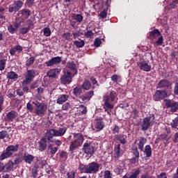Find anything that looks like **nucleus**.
<instances>
[{"label": "nucleus", "instance_id": "1", "mask_svg": "<svg viewBox=\"0 0 178 178\" xmlns=\"http://www.w3.org/2000/svg\"><path fill=\"white\" fill-rule=\"evenodd\" d=\"M19 147L20 145L16 144L15 145H10L6 148L5 152H3L0 155V161L8 159V158H12L17 151H19Z\"/></svg>", "mask_w": 178, "mask_h": 178}, {"label": "nucleus", "instance_id": "2", "mask_svg": "<svg viewBox=\"0 0 178 178\" xmlns=\"http://www.w3.org/2000/svg\"><path fill=\"white\" fill-rule=\"evenodd\" d=\"M67 131V128L63 127L59 128V129H48L46 131V134H47V138L48 139L51 141L53 140L54 143V137H62L63 136H65V134Z\"/></svg>", "mask_w": 178, "mask_h": 178}, {"label": "nucleus", "instance_id": "3", "mask_svg": "<svg viewBox=\"0 0 178 178\" xmlns=\"http://www.w3.org/2000/svg\"><path fill=\"white\" fill-rule=\"evenodd\" d=\"M118 95L116 94V92L115 90H111L110 92V97L109 95H106L103 97V102L104 104V109H113L115 108V106L111 102H113L115 99H116V97Z\"/></svg>", "mask_w": 178, "mask_h": 178}, {"label": "nucleus", "instance_id": "4", "mask_svg": "<svg viewBox=\"0 0 178 178\" xmlns=\"http://www.w3.org/2000/svg\"><path fill=\"white\" fill-rule=\"evenodd\" d=\"M33 105H35V108L33 113L38 116H44L47 113V109H48V106L45 103H40L38 101L32 102Z\"/></svg>", "mask_w": 178, "mask_h": 178}, {"label": "nucleus", "instance_id": "5", "mask_svg": "<svg viewBox=\"0 0 178 178\" xmlns=\"http://www.w3.org/2000/svg\"><path fill=\"white\" fill-rule=\"evenodd\" d=\"M154 120H155V115L154 114H149L147 117L143 118L141 124L142 131H147L151 124H152Z\"/></svg>", "mask_w": 178, "mask_h": 178}, {"label": "nucleus", "instance_id": "6", "mask_svg": "<svg viewBox=\"0 0 178 178\" xmlns=\"http://www.w3.org/2000/svg\"><path fill=\"white\" fill-rule=\"evenodd\" d=\"M15 166V163L12 161H8L5 165L3 163L0 162V173L3 172V173H9L13 170V167Z\"/></svg>", "mask_w": 178, "mask_h": 178}, {"label": "nucleus", "instance_id": "7", "mask_svg": "<svg viewBox=\"0 0 178 178\" xmlns=\"http://www.w3.org/2000/svg\"><path fill=\"white\" fill-rule=\"evenodd\" d=\"M47 142L54 143V140H50L48 139V134L46 132L44 136H42L40 140L38 142L39 144V151L43 152L47 149Z\"/></svg>", "mask_w": 178, "mask_h": 178}, {"label": "nucleus", "instance_id": "8", "mask_svg": "<svg viewBox=\"0 0 178 178\" xmlns=\"http://www.w3.org/2000/svg\"><path fill=\"white\" fill-rule=\"evenodd\" d=\"M165 106L167 108H170V112L172 113H175V112H177L178 111V102L169 100V99H165Z\"/></svg>", "mask_w": 178, "mask_h": 178}, {"label": "nucleus", "instance_id": "9", "mask_svg": "<svg viewBox=\"0 0 178 178\" xmlns=\"http://www.w3.org/2000/svg\"><path fill=\"white\" fill-rule=\"evenodd\" d=\"M167 97L168 92L165 90H157L153 96V99L154 101H162V99H165Z\"/></svg>", "mask_w": 178, "mask_h": 178}, {"label": "nucleus", "instance_id": "10", "mask_svg": "<svg viewBox=\"0 0 178 178\" xmlns=\"http://www.w3.org/2000/svg\"><path fill=\"white\" fill-rule=\"evenodd\" d=\"M73 76V74L72 72L67 70L66 73L63 74V76H61L60 78V83L61 84H70L72 83V78Z\"/></svg>", "mask_w": 178, "mask_h": 178}, {"label": "nucleus", "instance_id": "11", "mask_svg": "<svg viewBox=\"0 0 178 178\" xmlns=\"http://www.w3.org/2000/svg\"><path fill=\"white\" fill-rule=\"evenodd\" d=\"M84 141V136L81 134H73V139L71 143H74V145L80 147Z\"/></svg>", "mask_w": 178, "mask_h": 178}, {"label": "nucleus", "instance_id": "12", "mask_svg": "<svg viewBox=\"0 0 178 178\" xmlns=\"http://www.w3.org/2000/svg\"><path fill=\"white\" fill-rule=\"evenodd\" d=\"M82 149L83 152L86 154V155H90V156L94 155V153L95 152V149L94 148V146L91 145V143H85Z\"/></svg>", "mask_w": 178, "mask_h": 178}, {"label": "nucleus", "instance_id": "13", "mask_svg": "<svg viewBox=\"0 0 178 178\" xmlns=\"http://www.w3.org/2000/svg\"><path fill=\"white\" fill-rule=\"evenodd\" d=\"M138 66L139 69L143 72H151V65L148 64L147 61L140 60L138 63Z\"/></svg>", "mask_w": 178, "mask_h": 178}, {"label": "nucleus", "instance_id": "14", "mask_svg": "<svg viewBox=\"0 0 178 178\" xmlns=\"http://www.w3.org/2000/svg\"><path fill=\"white\" fill-rule=\"evenodd\" d=\"M62 62V57L60 56H56V57H53L51 60L49 61H47L45 63L46 66L48 67L51 66H56L57 65H59Z\"/></svg>", "mask_w": 178, "mask_h": 178}, {"label": "nucleus", "instance_id": "15", "mask_svg": "<svg viewBox=\"0 0 178 178\" xmlns=\"http://www.w3.org/2000/svg\"><path fill=\"white\" fill-rule=\"evenodd\" d=\"M19 116V113L15 111H10L6 114L4 120L6 122H13L14 119H16Z\"/></svg>", "mask_w": 178, "mask_h": 178}, {"label": "nucleus", "instance_id": "16", "mask_svg": "<svg viewBox=\"0 0 178 178\" xmlns=\"http://www.w3.org/2000/svg\"><path fill=\"white\" fill-rule=\"evenodd\" d=\"M94 127L95 129H93V130L101 131V130H103L104 127H105V123L102 121V119H95L94 121Z\"/></svg>", "mask_w": 178, "mask_h": 178}, {"label": "nucleus", "instance_id": "17", "mask_svg": "<svg viewBox=\"0 0 178 178\" xmlns=\"http://www.w3.org/2000/svg\"><path fill=\"white\" fill-rule=\"evenodd\" d=\"M99 170V164L92 162L88 165V173H97Z\"/></svg>", "mask_w": 178, "mask_h": 178}, {"label": "nucleus", "instance_id": "18", "mask_svg": "<svg viewBox=\"0 0 178 178\" xmlns=\"http://www.w3.org/2000/svg\"><path fill=\"white\" fill-rule=\"evenodd\" d=\"M35 74H36L34 70H27V74L25 76V80H24V83H26L27 84H29V83H31L33 79L35 77Z\"/></svg>", "mask_w": 178, "mask_h": 178}, {"label": "nucleus", "instance_id": "19", "mask_svg": "<svg viewBox=\"0 0 178 178\" xmlns=\"http://www.w3.org/2000/svg\"><path fill=\"white\" fill-rule=\"evenodd\" d=\"M170 86H171L170 81L168 79H162L158 83L156 88H169Z\"/></svg>", "mask_w": 178, "mask_h": 178}, {"label": "nucleus", "instance_id": "20", "mask_svg": "<svg viewBox=\"0 0 178 178\" xmlns=\"http://www.w3.org/2000/svg\"><path fill=\"white\" fill-rule=\"evenodd\" d=\"M17 16H21L23 19H28L31 15V10L29 9H22L17 13Z\"/></svg>", "mask_w": 178, "mask_h": 178}, {"label": "nucleus", "instance_id": "21", "mask_svg": "<svg viewBox=\"0 0 178 178\" xmlns=\"http://www.w3.org/2000/svg\"><path fill=\"white\" fill-rule=\"evenodd\" d=\"M67 67H68V69H71V70H72V76H76V74H77V67L76 66V63H74V61H69L67 63Z\"/></svg>", "mask_w": 178, "mask_h": 178}, {"label": "nucleus", "instance_id": "22", "mask_svg": "<svg viewBox=\"0 0 178 178\" xmlns=\"http://www.w3.org/2000/svg\"><path fill=\"white\" fill-rule=\"evenodd\" d=\"M59 73H60V70L59 69H51L47 72V77H49V79H55Z\"/></svg>", "mask_w": 178, "mask_h": 178}, {"label": "nucleus", "instance_id": "23", "mask_svg": "<svg viewBox=\"0 0 178 178\" xmlns=\"http://www.w3.org/2000/svg\"><path fill=\"white\" fill-rule=\"evenodd\" d=\"M138 149H140V151H144V145H145V144H147V138H144L143 136H140L138 138Z\"/></svg>", "mask_w": 178, "mask_h": 178}, {"label": "nucleus", "instance_id": "24", "mask_svg": "<svg viewBox=\"0 0 178 178\" xmlns=\"http://www.w3.org/2000/svg\"><path fill=\"white\" fill-rule=\"evenodd\" d=\"M92 95H94V91L90 90L88 92L85 93L83 95L80 96L79 98L84 102V101H90L91 98H92Z\"/></svg>", "mask_w": 178, "mask_h": 178}, {"label": "nucleus", "instance_id": "25", "mask_svg": "<svg viewBox=\"0 0 178 178\" xmlns=\"http://www.w3.org/2000/svg\"><path fill=\"white\" fill-rule=\"evenodd\" d=\"M22 51H23V47H22L21 45H17V46H15L14 47H12L10 49V54L11 55V56H13L16 55V52H18V54H20V52H22Z\"/></svg>", "mask_w": 178, "mask_h": 178}, {"label": "nucleus", "instance_id": "26", "mask_svg": "<svg viewBox=\"0 0 178 178\" xmlns=\"http://www.w3.org/2000/svg\"><path fill=\"white\" fill-rule=\"evenodd\" d=\"M114 141H120L121 144H126V136L124 134H118L114 136Z\"/></svg>", "mask_w": 178, "mask_h": 178}, {"label": "nucleus", "instance_id": "27", "mask_svg": "<svg viewBox=\"0 0 178 178\" xmlns=\"http://www.w3.org/2000/svg\"><path fill=\"white\" fill-rule=\"evenodd\" d=\"M162 33H161V31H159V29H154L149 32V35L148 36V38L156 39L157 37L160 36Z\"/></svg>", "mask_w": 178, "mask_h": 178}, {"label": "nucleus", "instance_id": "28", "mask_svg": "<svg viewBox=\"0 0 178 178\" xmlns=\"http://www.w3.org/2000/svg\"><path fill=\"white\" fill-rule=\"evenodd\" d=\"M67 99H69V95H61L57 99V104L62 105V104H65Z\"/></svg>", "mask_w": 178, "mask_h": 178}, {"label": "nucleus", "instance_id": "29", "mask_svg": "<svg viewBox=\"0 0 178 178\" xmlns=\"http://www.w3.org/2000/svg\"><path fill=\"white\" fill-rule=\"evenodd\" d=\"M24 161H25L26 163H29L31 165L33 161H34V156L31 154H25L23 157Z\"/></svg>", "mask_w": 178, "mask_h": 178}, {"label": "nucleus", "instance_id": "30", "mask_svg": "<svg viewBox=\"0 0 178 178\" xmlns=\"http://www.w3.org/2000/svg\"><path fill=\"white\" fill-rule=\"evenodd\" d=\"M144 152L146 154L147 158H151V156H152V149L151 148V145H146L145 147Z\"/></svg>", "mask_w": 178, "mask_h": 178}, {"label": "nucleus", "instance_id": "31", "mask_svg": "<svg viewBox=\"0 0 178 178\" xmlns=\"http://www.w3.org/2000/svg\"><path fill=\"white\" fill-rule=\"evenodd\" d=\"M72 92L74 95H75V97H80L81 95V93L83 92V88L80 86H76L74 88Z\"/></svg>", "mask_w": 178, "mask_h": 178}, {"label": "nucleus", "instance_id": "32", "mask_svg": "<svg viewBox=\"0 0 178 178\" xmlns=\"http://www.w3.org/2000/svg\"><path fill=\"white\" fill-rule=\"evenodd\" d=\"M18 77L19 75L13 71L7 73V79H9L10 80H16Z\"/></svg>", "mask_w": 178, "mask_h": 178}, {"label": "nucleus", "instance_id": "33", "mask_svg": "<svg viewBox=\"0 0 178 178\" xmlns=\"http://www.w3.org/2000/svg\"><path fill=\"white\" fill-rule=\"evenodd\" d=\"M81 88H83V90H90L91 88V82L88 79H85Z\"/></svg>", "mask_w": 178, "mask_h": 178}, {"label": "nucleus", "instance_id": "34", "mask_svg": "<svg viewBox=\"0 0 178 178\" xmlns=\"http://www.w3.org/2000/svg\"><path fill=\"white\" fill-rule=\"evenodd\" d=\"M79 170L81 173H88V167L84 164H80Z\"/></svg>", "mask_w": 178, "mask_h": 178}, {"label": "nucleus", "instance_id": "35", "mask_svg": "<svg viewBox=\"0 0 178 178\" xmlns=\"http://www.w3.org/2000/svg\"><path fill=\"white\" fill-rule=\"evenodd\" d=\"M114 154V158H119V156H120V144H118L115 147Z\"/></svg>", "mask_w": 178, "mask_h": 178}, {"label": "nucleus", "instance_id": "36", "mask_svg": "<svg viewBox=\"0 0 178 178\" xmlns=\"http://www.w3.org/2000/svg\"><path fill=\"white\" fill-rule=\"evenodd\" d=\"M74 44L76 45V48H83L86 45V42L84 40H76Z\"/></svg>", "mask_w": 178, "mask_h": 178}, {"label": "nucleus", "instance_id": "37", "mask_svg": "<svg viewBox=\"0 0 178 178\" xmlns=\"http://www.w3.org/2000/svg\"><path fill=\"white\" fill-rule=\"evenodd\" d=\"M134 155L135 156V157L132 158L131 159V163H137V162H138V158H140V152H134Z\"/></svg>", "mask_w": 178, "mask_h": 178}, {"label": "nucleus", "instance_id": "38", "mask_svg": "<svg viewBox=\"0 0 178 178\" xmlns=\"http://www.w3.org/2000/svg\"><path fill=\"white\" fill-rule=\"evenodd\" d=\"M3 138H9V134L6 130L0 131V140H3Z\"/></svg>", "mask_w": 178, "mask_h": 178}, {"label": "nucleus", "instance_id": "39", "mask_svg": "<svg viewBox=\"0 0 178 178\" xmlns=\"http://www.w3.org/2000/svg\"><path fill=\"white\" fill-rule=\"evenodd\" d=\"M159 137L160 140H162L163 141H165V143H168L169 140H170V136L165 134L159 135Z\"/></svg>", "mask_w": 178, "mask_h": 178}, {"label": "nucleus", "instance_id": "40", "mask_svg": "<svg viewBox=\"0 0 178 178\" xmlns=\"http://www.w3.org/2000/svg\"><path fill=\"white\" fill-rule=\"evenodd\" d=\"M78 111L81 115H86V113H87V107L81 104L79 106Z\"/></svg>", "mask_w": 178, "mask_h": 178}, {"label": "nucleus", "instance_id": "41", "mask_svg": "<svg viewBox=\"0 0 178 178\" xmlns=\"http://www.w3.org/2000/svg\"><path fill=\"white\" fill-rule=\"evenodd\" d=\"M35 61V58L34 57H30L26 61V66H27V67H29V66L34 65Z\"/></svg>", "mask_w": 178, "mask_h": 178}, {"label": "nucleus", "instance_id": "42", "mask_svg": "<svg viewBox=\"0 0 178 178\" xmlns=\"http://www.w3.org/2000/svg\"><path fill=\"white\" fill-rule=\"evenodd\" d=\"M38 165L35 164L32 170V176L33 177L35 178L38 176Z\"/></svg>", "mask_w": 178, "mask_h": 178}, {"label": "nucleus", "instance_id": "43", "mask_svg": "<svg viewBox=\"0 0 178 178\" xmlns=\"http://www.w3.org/2000/svg\"><path fill=\"white\" fill-rule=\"evenodd\" d=\"M8 12L9 13H17V12H19V10L17 8L15 7V5H10L8 6Z\"/></svg>", "mask_w": 178, "mask_h": 178}, {"label": "nucleus", "instance_id": "44", "mask_svg": "<svg viewBox=\"0 0 178 178\" xmlns=\"http://www.w3.org/2000/svg\"><path fill=\"white\" fill-rule=\"evenodd\" d=\"M84 17L81 14H77L75 16H74V20H75L76 23H81Z\"/></svg>", "mask_w": 178, "mask_h": 178}, {"label": "nucleus", "instance_id": "45", "mask_svg": "<svg viewBox=\"0 0 178 178\" xmlns=\"http://www.w3.org/2000/svg\"><path fill=\"white\" fill-rule=\"evenodd\" d=\"M14 6L15 8H17L18 10H20V9H22V8L23 7V1L17 0L14 2Z\"/></svg>", "mask_w": 178, "mask_h": 178}, {"label": "nucleus", "instance_id": "46", "mask_svg": "<svg viewBox=\"0 0 178 178\" xmlns=\"http://www.w3.org/2000/svg\"><path fill=\"white\" fill-rule=\"evenodd\" d=\"M31 26L24 27L19 29L20 34L24 35V34H27L29 31H30Z\"/></svg>", "mask_w": 178, "mask_h": 178}, {"label": "nucleus", "instance_id": "47", "mask_svg": "<svg viewBox=\"0 0 178 178\" xmlns=\"http://www.w3.org/2000/svg\"><path fill=\"white\" fill-rule=\"evenodd\" d=\"M171 126L174 129H178V117L175 118L172 122H171Z\"/></svg>", "mask_w": 178, "mask_h": 178}, {"label": "nucleus", "instance_id": "48", "mask_svg": "<svg viewBox=\"0 0 178 178\" xmlns=\"http://www.w3.org/2000/svg\"><path fill=\"white\" fill-rule=\"evenodd\" d=\"M84 36L86 38H92L94 37V33H92V31L88 30L87 32H85Z\"/></svg>", "mask_w": 178, "mask_h": 178}, {"label": "nucleus", "instance_id": "49", "mask_svg": "<svg viewBox=\"0 0 178 178\" xmlns=\"http://www.w3.org/2000/svg\"><path fill=\"white\" fill-rule=\"evenodd\" d=\"M43 33L45 37H49L51 35V29L48 27L44 28Z\"/></svg>", "mask_w": 178, "mask_h": 178}, {"label": "nucleus", "instance_id": "50", "mask_svg": "<svg viewBox=\"0 0 178 178\" xmlns=\"http://www.w3.org/2000/svg\"><path fill=\"white\" fill-rule=\"evenodd\" d=\"M8 30L10 34H15V31L17 29L15 27H13V25L10 24L8 26Z\"/></svg>", "mask_w": 178, "mask_h": 178}, {"label": "nucleus", "instance_id": "51", "mask_svg": "<svg viewBox=\"0 0 178 178\" xmlns=\"http://www.w3.org/2000/svg\"><path fill=\"white\" fill-rule=\"evenodd\" d=\"M26 109L29 111V112H33V111H34V107L33 106V102H29L26 104Z\"/></svg>", "mask_w": 178, "mask_h": 178}, {"label": "nucleus", "instance_id": "52", "mask_svg": "<svg viewBox=\"0 0 178 178\" xmlns=\"http://www.w3.org/2000/svg\"><path fill=\"white\" fill-rule=\"evenodd\" d=\"M156 44H157L159 46H161V45H162V44H163V36L162 35V34L158 37Z\"/></svg>", "mask_w": 178, "mask_h": 178}, {"label": "nucleus", "instance_id": "53", "mask_svg": "<svg viewBox=\"0 0 178 178\" xmlns=\"http://www.w3.org/2000/svg\"><path fill=\"white\" fill-rule=\"evenodd\" d=\"M5 66H6V60L5 59L0 60V70H4Z\"/></svg>", "mask_w": 178, "mask_h": 178}, {"label": "nucleus", "instance_id": "54", "mask_svg": "<svg viewBox=\"0 0 178 178\" xmlns=\"http://www.w3.org/2000/svg\"><path fill=\"white\" fill-rule=\"evenodd\" d=\"M71 108L72 106H70V103L69 102H67L62 106L63 111H68V109H70Z\"/></svg>", "mask_w": 178, "mask_h": 178}, {"label": "nucleus", "instance_id": "55", "mask_svg": "<svg viewBox=\"0 0 178 178\" xmlns=\"http://www.w3.org/2000/svg\"><path fill=\"white\" fill-rule=\"evenodd\" d=\"M15 22L17 23H19V24H22V23H24V18L22 17L21 15L16 17Z\"/></svg>", "mask_w": 178, "mask_h": 178}, {"label": "nucleus", "instance_id": "56", "mask_svg": "<svg viewBox=\"0 0 178 178\" xmlns=\"http://www.w3.org/2000/svg\"><path fill=\"white\" fill-rule=\"evenodd\" d=\"M108 15V8H104L103 11L100 13V17L105 19Z\"/></svg>", "mask_w": 178, "mask_h": 178}, {"label": "nucleus", "instance_id": "57", "mask_svg": "<svg viewBox=\"0 0 178 178\" xmlns=\"http://www.w3.org/2000/svg\"><path fill=\"white\" fill-rule=\"evenodd\" d=\"M101 44H102V40H101V39L99 38H96L94 41V45L95 47H96L97 48H98V47H99V45H101Z\"/></svg>", "mask_w": 178, "mask_h": 178}, {"label": "nucleus", "instance_id": "58", "mask_svg": "<svg viewBox=\"0 0 178 178\" xmlns=\"http://www.w3.org/2000/svg\"><path fill=\"white\" fill-rule=\"evenodd\" d=\"M71 36L72 35H71L70 33H65L62 35L63 38L66 40V41H69L70 40Z\"/></svg>", "mask_w": 178, "mask_h": 178}, {"label": "nucleus", "instance_id": "59", "mask_svg": "<svg viewBox=\"0 0 178 178\" xmlns=\"http://www.w3.org/2000/svg\"><path fill=\"white\" fill-rule=\"evenodd\" d=\"M119 131H120V127L115 124L113 129V134H119Z\"/></svg>", "mask_w": 178, "mask_h": 178}, {"label": "nucleus", "instance_id": "60", "mask_svg": "<svg viewBox=\"0 0 178 178\" xmlns=\"http://www.w3.org/2000/svg\"><path fill=\"white\" fill-rule=\"evenodd\" d=\"M67 176L68 178H75L76 177V171L72 170L67 172Z\"/></svg>", "mask_w": 178, "mask_h": 178}, {"label": "nucleus", "instance_id": "61", "mask_svg": "<svg viewBox=\"0 0 178 178\" xmlns=\"http://www.w3.org/2000/svg\"><path fill=\"white\" fill-rule=\"evenodd\" d=\"M60 158H61V159H67V152L65 151L60 152Z\"/></svg>", "mask_w": 178, "mask_h": 178}, {"label": "nucleus", "instance_id": "62", "mask_svg": "<svg viewBox=\"0 0 178 178\" xmlns=\"http://www.w3.org/2000/svg\"><path fill=\"white\" fill-rule=\"evenodd\" d=\"M15 90H9V91L8 92L7 97H8V98H10V99L15 98Z\"/></svg>", "mask_w": 178, "mask_h": 178}, {"label": "nucleus", "instance_id": "63", "mask_svg": "<svg viewBox=\"0 0 178 178\" xmlns=\"http://www.w3.org/2000/svg\"><path fill=\"white\" fill-rule=\"evenodd\" d=\"M104 178H112L111 172L109 170L104 171Z\"/></svg>", "mask_w": 178, "mask_h": 178}, {"label": "nucleus", "instance_id": "64", "mask_svg": "<svg viewBox=\"0 0 178 178\" xmlns=\"http://www.w3.org/2000/svg\"><path fill=\"white\" fill-rule=\"evenodd\" d=\"M174 94L178 96V82L175 83L174 86Z\"/></svg>", "mask_w": 178, "mask_h": 178}]
</instances>
